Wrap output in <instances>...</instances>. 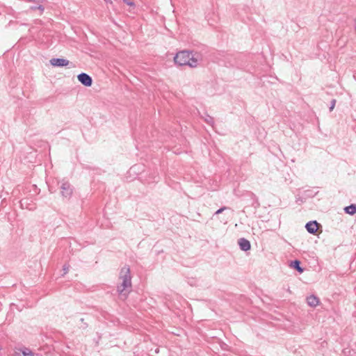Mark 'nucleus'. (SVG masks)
Listing matches in <instances>:
<instances>
[{"label":"nucleus","instance_id":"1","mask_svg":"<svg viewBox=\"0 0 356 356\" xmlns=\"http://www.w3.org/2000/svg\"><path fill=\"white\" fill-rule=\"evenodd\" d=\"M119 277L122 280V283L118 286L117 290L120 298L124 300L131 291L132 287L131 276L129 266H125L122 268Z\"/></svg>","mask_w":356,"mask_h":356},{"label":"nucleus","instance_id":"2","mask_svg":"<svg viewBox=\"0 0 356 356\" xmlns=\"http://www.w3.org/2000/svg\"><path fill=\"white\" fill-rule=\"evenodd\" d=\"M201 59L200 54L193 53L188 51H181L178 52L174 58L176 64L182 65H188L191 67H196Z\"/></svg>","mask_w":356,"mask_h":356},{"label":"nucleus","instance_id":"3","mask_svg":"<svg viewBox=\"0 0 356 356\" xmlns=\"http://www.w3.org/2000/svg\"><path fill=\"white\" fill-rule=\"evenodd\" d=\"M77 79L83 86L89 87L92 86V79L90 76L86 73H81L77 76Z\"/></svg>","mask_w":356,"mask_h":356},{"label":"nucleus","instance_id":"4","mask_svg":"<svg viewBox=\"0 0 356 356\" xmlns=\"http://www.w3.org/2000/svg\"><path fill=\"white\" fill-rule=\"evenodd\" d=\"M61 194L65 197H70L72 193V188L71 185L67 182L65 181L62 183L60 186Z\"/></svg>","mask_w":356,"mask_h":356},{"label":"nucleus","instance_id":"5","mask_svg":"<svg viewBox=\"0 0 356 356\" xmlns=\"http://www.w3.org/2000/svg\"><path fill=\"white\" fill-rule=\"evenodd\" d=\"M15 355L16 356H35L34 353L29 348L26 347L16 348Z\"/></svg>","mask_w":356,"mask_h":356},{"label":"nucleus","instance_id":"6","mask_svg":"<svg viewBox=\"0 0 356 356\" xmlns=\"http://www.w3.org/2000/svg\"><path fill=\"white\" fill-rule=\"evenodd\" d=\"M50 64L55 67H64L68 65L70 61L65 58H51Z\"/></svg>","mask_w":356,"mask_h":356},{"label":"nucleus","instance_id":"7","mask_svg":"<svg viewBox=\"0 0 356 356\" xmlns=\"http://www.w3.org/2000/svg\"><path fill=\"white\" fill-rule=\"evenodd\" d=\"M319 224L316 221H310L307 222L305 227L310 234H315L317 232Z\"/></svg>","mask_w":356,"mask_h":356},{"label":"nucleus","instance_id":"8","mask_svg":"<svg viewBox=\"0 0 356 356\" xmlns=\"http://www.w3.org/2000/svg\"><path fill=\"white\" fill-rule=\"evenodd\" d=\"M238 245L241 250L243 251H248L251 248L250 241L244 238H241L238 240Z\"/></svg>","mask_w":356,"mask_h":356},{"label":"nucleus","instance_id":"9","mask_svg":"<svg viewBox=\"0 0 356 356\" xmlns=\"http://www.w3.org/2000/svg\"><path fill=\"white\" fill-rule=\"evenodd\" d=\"M307 304L311 307H316L319 303V299L314 296L312 295L307 298Z\"/></svg>","mask_w":356,"mask_h":356},{"label":"nucleus","instance_id":"10","mask_svg":"<svg viewBox=\"0 0 356 356\" xmlns=\"http://www.w3.org/2000/svg\"><path fill=\"white\" fill-rule=\"evenodd\" d=\"M344 210L346 213L350 215H353L356 213V205L350 204V206L345 207Z\"/></svg>","mask_w":356,"mask_h":356},{"label":"nucleus","instance_id":"11","mask_svg":"<svg viewBox=\"0 0 356 356\" xmlns=\"http://www.w3.org/2000/svg\"><path fill=\"white\" fill-rule=\"evenodd\" d=\"M291 266L296 269L300 273L303 271L302 268L300 267V261L298 260L291 261Z\"/></svg>","mask_w":356,"mask_h":356},{"label":"nucleus","instance_id":"12","mask_svg":"<svg viewBox=\"0 0 356 356\" xmlns=\"http://www.w3.org/2000/svg\"><path fill=\"white\" fill-rule=\"evenodd\" d=\"M205 122L210 124V125H213V123H214V120H213V118L209 115H207L205 119H204Z\"/></svg>","mask_w":356,"mask_h":356},{"label":"nucleus","instance_id":"13","mask_svg":"<svg viewBox=\"0 0 356 356\" xmlns=\"http://www.w3.org/2000/svg\"><path fill=\"white\" fill-rule=\"evenodd\" d=\"M126 4L130 6H134V3L131 0H122Z\"/></svg>","mask_w":356,"mask_h":356},{"label":"nucleus","instance_id":"14","mask_svg":"<svg viewBox=\"0 0 356 356\" xmlns=\"http://www.w3.org/2000/svg\"><path fill=\"white\" fill-rule=\"evenodd\" d=\"M335 104H336V100L335 99H332V102H331V105H330V111H332L334 106H335Z\"/></svg>","mask_w":356,"mask_h":356},{"label":"nucleus","instance_id":"15","mask_svg":"<svg viewBox=\"0 0 356 356\" xmlns=\"http://www.w3.org/2000/svg\"><path fill=\"white\" fill-rule=\"evenodd\" d=\"M63 275H65V274H66V273H67V272H68V270H69V266H68V265H67V264H65V265L63 266Z\"/></svg>","mask_w":356,"mask_h":356},{"label":"nucleus","instance_id":"16","mask_svg":"<svg viewBox=\"0 0 356 356\" xmlns=\"http://www.w3.org/2000/svg\"><path fill=\"white\" fill-rule=\"evenodd\" d=\"M226 209H227V208H226L225 207H222V208L219 209L218 210H217V211H216V213H216V214L221 213H222L224 210H225Z\"/></svg>","mask_w":356,"mask_h":356},{"label":"nucleus","instance_id":"17","mask_svg":"<svg viewBox=\"0 0 356 356\" xmlns=\"http://www.w3.org/2000/svg\"><path fill=\"white\" fill-rule=\"evenodd\" d=\"M37 8L40 10L41 13H42L44 10V8L42 5H39L38 6H37Z\"/></svg>","mask_w":356,"mask_h":356},{"label":"nucleus","instance_id":"18","mask_svg":"<svg viewBox=\"0 0 356 356\" xmlns=\"http://www.w3.org/2000/svg\"><path fill=\"white\" fill-rule=\"evenodd\" d=\"M34 1H35L38 3H40L43 2V0H35Z\"/></svg>","mask_w":356,"mask_h":356},{"label":"nucleus","instance_id":"19","mask_svg":"<svg viewBox=\"0 0 356 356\" xmlns=\"http://www.w3.org/2000/svg\"><path fill=\"white\" fill-rule=\"evenodd\" d=\"M106 3H112V1L111 0H104Z\"/></svg>","mask_w":356,"mask_h":356},{"label":"nucleus","instance_id":"20","mask_svg":"<svg viewBox=\"0 0 356 356\" xmlns=\"http://www.w3.org/2000/svg\"><path fill=\"white\" fill-rule=\"evenodd\" d=\"M31 9H32V10H36V9H38V8H37V6H33V7H31Z\"/></svg>","mask_w":356,"mask_h":356},{"label":"nucleus","instance_id":"21","mask_svg":"<svg viewBox=\"0 0 356 356\" xmlns=\"http://www.w3.org/2000/svg\"><path fill=\"white\" fill-rule=\"evenodd\" d=\"M355 30H356V19H355Z\"/></svg>","mask_w":356,"mask_h":356},{"label":"nucleus","instance_id":"22","mask_svg":"<svg viewBox=\"0 0 356 356\" xmlns=\"http://www.w3.org/2000/svg\"><path fill=\"white\" fill-rule=\"evenodd\" d=\"M1 350V346H0V350Z\"/></svg>","mask_w":356,"mask_h":356}]
</instances>
